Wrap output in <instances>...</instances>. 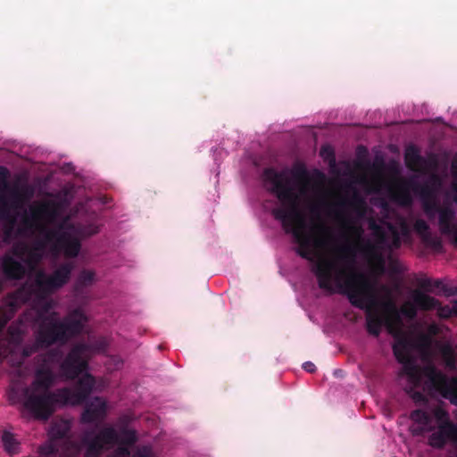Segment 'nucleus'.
Segmentation results:
<instances>
[{
	"label": "nucleus",
	"instance_id": "4d7b16f0",
	"mask_svg": "<svg viewBox=\"0 0 457 457\" xmlns=\"http://www.w3.org/2000/svg\"><path fill=\"white\" fill-rule=\"evenodd\" d=\"M318 228L322 230V231H328V228L326 227L323 223H320Z\"/></svg>",
	"mask_w": 457,
	"mask_h": 457
},
{
	"label": "nucleus",
	"instance_id": "680f3d73",
	"mask_svg": "<svg viewBox=\"0 0 457 457\" xmlns=\"http://www.w3.org/2000/svg\"><path fill=\"white\" fill-rule=\"evenodd\" d=\"M339 204H340V205H345V202H341Z\"/></svg>",
	"mask_w": 457,
	"mask_h": 457
},
{
	"label": "nucleus",
	"instance_id": "aec40b11",
	"mask_svg": "<svg viewBox=\"0 0 457 457\" xmlns=\"http://www.w3.org/2000/svg\"><path fill=\"white\" fill-rule=\"evenodd\" d=\"M410 419L413 422L420 425V428L414 430L415 435H422L424 432H431L434 430V427L431 425L432 416L429 412L424 410H413L410 414Z\"/></svg>",
	"mask_w": 457,
	"mask_h": 457
},
{
	"label": "nucleus",
	"instance_id": "4be33fe9",
	"mask_svg": "<svg viewBox=\"0 0 457 457\" xmlns=\"http://www.w3.org/2000/svg\"><path fill=\"white\" fill-rule=\"evenodd\" d=\"M62 225L59 228H49L46 226H40L39 232L43 236L47 245H50L51 252L58 254V245L65 231L62 230Z\"/></svg>",
	"mask_w": 457,
	"mask_h": 457
},
{
	"label": "nucleus",
	"instance_id": "f704fd0d",
	"mask_svg": "<svg viewBox=\"0 0 457 457\" xmlns=\"http://www.w3.org/2000/svg\"><path fill=\"white\" fill-rule=\"evenodd\" d=\"M417 386H411L408 389H406L407 394L416 403H427L428 399L426 395L420 392L417 391L415 388Z\"/></svg>",
	"mask_w": 457,
	"mask_h": 457
},
{
	"label": "nucleus",
	"instance_id": "473e14b6",
	"mask_svg": "<svg viewBox=\"0 0 457 457\" xmlns=\"http://www.w3.org/2000/svg\"><path fill=\"white\" fill-rule=\"evenodd\" d=\"M384 224L392 236V246L394 248H399L401 246L402 241L398 228L391 222L386 221Z\"/></svg>",
	"mask_w": 457,
	"mask_h": 457
},
{
	"label": "nucleus",
	"instance_id": "603ef678",
	"mask_svg": "<svg viewBox=\"0 0 457 457\" xmlns=\"http://www.w3.org/2000/svg\"><path fill=\"white\" fill-rule=\"evenodd\" d=\"M375 251V246L374 245L370 244V243H368L366 244L365 247H364V252L367 253H371Z\"/></svg>",
	"mask_w": 457,
	"mask_h": 457
},
{
	"label": "nucleus",
	"instance_id": "9d476101",
	"mask_svg": "<svg viewBox=\"0 0 457 457\" xmlns=\"http://www.w3.org/2000/svg\"><path fill=\"white\" fill-rule=\"evenodd\" d=\"M95 384L94 377L86 373L79 378L73 388L62 387V389L68 391L65 405L76 406L84 403L92 393Z\"/></svg>",
	"mask_w": 457,
	"mask_h": 457
},
{
	"label": "nucleus",
	"instance_id": "7c9ffc66",
	"mask_svg": "<svg viewBox=\"0 0 457 457\" xmlns=\"http://www.w3.org/2000/svg\"><path fill=\"white\" fill-rule=\"evenodd\" d=\"M430 414L432 418L436 420L437 426H443L446 423H453L450 419L448 411L441 406L435 407Z\"/></svg>",
	"mask_w": 457,
	"mask_h": 457
},
{
	"label": "nucleus",
	"instance_id": "f257e3e1",
	"mask_svg": "<svg viewBox=\"0 0 457 457\" xmlns=\"http://www.w3.org/2000/svg\"><path fill=\"white\" fill-rule=\"evenodd\" d=\"M262 179L266 190L281 204L272 210L273 217L280 221L286 233L294 237L298 244L296 253L314 263L312 271L319 287L328 292L337 291L345 295L353 306L363 310L369 334L378 337L384 325L400 322V314L410 320L417 316L418 308L414 303H405L398 309L392 300L378 301L374 285L354 267L357 244L345 242L336 249L333 258L318 254L315 249L320 247L323 241L306 232L305 217L300 209L301 197L305 193L301 183L308 179L303 164L280 170L274 167L265 168Z\"/></svg>",
	"mask_w": 457,
	"mask_h": 457
},
{
	"label": "nucleus",
	"instance_id": "20e7f679",
	"mask_svg": "<svg viewBox=\"0 0 457 457\" xmlns=\"http://www.w3.org/2000/svg\"><path fill=\"white\" fill-rule=\"evenodd\" d=\"M117 430L111 427H104L98 432L95 429L86 430L80 442L69 441L66 444L63 457H81L85 448L84 457H100L105 450V445H111L118 441Z\"/></svg>",
	"mask_w": 457,
	"mask_h": 457
},
{
	"label": "nucleus",
	"instance_id": "09e8293b",
	"mask_svg": "<svg viewBox=\"0 0 457 457\" xmlns=\"http://www.w3.org/2000/svg\"><path fill=\"white\" fill-rule=\"evenodd\" d=\"M303 368L309 373H313L316 370L315 365L311 361H306L303 364Z\"/></svg>",
	"mask_w": 457,
	"mask_h": 457
},
{
	"label": "nucleus",
	"instance_id": "b1692460",
	"mask_svg": "<svg viewBox=\"0 0 457 457\" xmlns=\"http://www.w3.org/2000/svg\"><path fill=\"white\" fill-rule=\"evenodd\" d=\"M40 296H42V299L37 304L35 321L42 320L46 318H57L58 313L53 311V301L45 298L46 295H40Z\"/></svg>",
	"mask_w": 457,
	"mask_h": 457
},
{
	"label": "nucleus",
	"instance_id": "bf43d9fd",
	"mask_svg": "<svg viewBox=\"0 0 457 457\" xmlns=\"http://www.w3.org/2000/svg\"><path fill=\"white\" fill-rule=\"evenodd\" d=\"M453 240H454L455 244L457 245V228H456V235H455V237Z\"/></svg>",
	"mask_w": 457,
	"mask_h": 457
},
{
	"label": "nucleus",
	"instance_id": "79ce46f5",
	"mask_svg": "<svg viewBox=\"0 0 457 457\" xmlns=\"http://www.w3.org/2000/svg\"><path fill=\"white\" fill-rule=\"evenodd\" d=\"M373 235L378 244H386L388 240L387 231L382 226L376 232H373Z\"/></svg>",
	"mask_w": 457,
	"mask_h": 457
},
{
	"label": "nucleus",
	"instance_id": "3c124183",
	"mask_svg": "<svg viewBox=\"0 0 457 457\" xmlns=\"http://www.w3.org/2000/svg\"><path fill=\"white\" fill-rule=\"evenodd\" d=\"M310 212L314 216L320 215V206L318 204H313L310 208Z\"/></svg>",
	"mask_w": 457,
	"mask_h": 457
},
{
	"label": "nucleus",
	"instance_id": "423d86ee",
	"mask_svg": "<svg viewBox=\"0 0 457 457\" xmlns=\"http://www.w3.org/2000/svg\"><path fill=\"white\" fill-rule=\"evenodd\" d=\"M91 348L87 344H77L60 364V371L67 379H74L87 368V357Z\"/></svg>",
	"mask_w": 457,
	"mask_h": 457
},
{
	"label": "nucleus",
	"instance_id": "f03ea898",
	"mask_svg": "<svg viewBox=\"0 0 457 457\" xmlns=\"http://www.w3.org/2000/svg\"><path fill=\"white\" fill-rule=\"evenodd\" d=\"M62 357L60 350L51 349L37 354L34 359V379L30 386L24 390V406L38 419L47 420L57 406H65L68 391L61 388L50 390L56 380L53 365L58 363Z\"/></svg>",
	"mask_w": 457,
	"mask_h": 457
},
{
	"label": "nucleus",
	"instance_id": "1a4fd4ad",
	"mask_svg": "<svg viewBox=\"0 0 457 457\" xmlns=\"http://www.w3.org/2000/svg\"><path fill=\"white\" fill-rule=\"evenodd\" d=\"M30 214L24 215L22 223L27 228H32L34 222L44 220L46 223H54L60 215L59 205L54 202H44L30 208Z\"/></svg>",
	"mask_w": 457,
	"mask_h": 457
},
{
	"label": "nucleus",
	"instance_id": "f8f14e48",
	"mask_svg": "<svg viewBox=\"0 0 457 457\" xmlns=\"http://www.w3.org/2000/svg\"><path fill=\"white\" fill-rule=\"evenodd\" d=\"M447 442L457 444V425L454 423L437 426V430L433 431L428 438V444L435 449H443Z\"/></svg>",
	"mask_w": 457,
	"mask_h": 457
},
{
	"label": "nucleus",
	"instance_id": "ddd939ff",
	"mask_svg": "<svg viewBox=\"0 0 457 457\" xmlns=\"http://www.w3.org/2000/svg\"><path fill=\"white\" fill-rule=\"evenodd\" d=\"M106 411L107 406L105 401L96 396L86 403L85 408L81 413L80 421L84 424L101 421L106 416Z\"/></svg>",
	"mask_w": 457,
	"mask_h": 457
},
{
	"label": "nucleus",
	"instance_id": "a19ab883",
	"mask_svg": "<svg viewBox=\"0 0 457 457\" xmlns=\"http://www.w3.org/2000/svg\"><path fill=\"white\" fill-rule=\"evenodd\" d=\"M8 334L12 341H20L21 339L22 331L19 326L11 325L8 328Z\"/></svg>",
	"mask_w": 457,
	"mask_h": 457
},
{
	"label": "nucleus",
	"instance_id": "bb28decb",
	"mask_svg": "<svg viewBox=\"0 0 457 457\" xmlns=\"http://www.w3.org/2000/svg\"><path fill=\"white\" fill-rule=\"evenodd\" d=\"M393 353L400 363L404 364L405 362L410 361V357L407 352V343L404 339H398L393 345Z\"/></svg>",
	"mask_w": 457,
	"mask_h": 457
},
{
	"label": "nucleus",
	"instance_id": "0eeeda50",
	"mask_svg": "<svg viewBox=\"0 0 457 457\" xmlns=\"http://www.w3.org/2000/svg\"><path fill=\"white\" fill-rule=\"evenodd\" d=\"M71 270V265L65 263L49 276L39 272L35 280L39 295H47L63 287L70 279Z\"/></svg>",
	"mask_w": 457,
	"mask_h": 457
},
{
	"label": "nucleus",
	"instance_id": "5701e85b",
	"mask_svg": "<svg viewBox=\"0 0 457 457\" xmlns=\"http://www.w3.org/2000/svg\"><path fill=\"white\" fill-rule=\"evenodd\" d=\"M412 301L418 309L430 311L438 306L439 301L421 291H415L412 295Z\"/></svg>",
	"mask_w": 457,
	"mask_h": 457
},
{
	"label": "nucleus",
	"instance_id": "6ab92c4d",
	"mask_svg": "<svg viewBox=\"0 0 457 457\" xmlns=\"http://www.w3.org/2000/svg\"><path fill=\"white\" fill-rule=\"evenodd\" d=\"M80 248L79 239L65 231L58 245V253L62 252L66 257L74 258L78 256Z\"/></svg>",
	"mask_w": 457,
	"mask_h": 457
},
{
	"label": "nucleus",
	"instance_id": "c85d7f7f",
	"mask_svg": "<svg viewBox=\"0 0 457 457\" xmlns=\"http://www.w3.org/2000/svg\"><path fill=\"white\" fill-rule=\"evenodd\" d=\"M437 316L440 319L457 318V300L452 301L449 304L442 305L440 303L436 307Z\"/></svg>",
	"mask_w": 457,
	"mask_h": 457
},
{
	"label": "nucleus",
	"instance_id": "c9c22d12",
	"mask_svg": "<svg viewBox=\"0 0 457 457\" xmlns=\"http://www.w3.org/2000/svg\"><path fill=\"white\" fill-rule=\"evenodd\" d=\"M414 230L423 237H427L430 235L428 224L422 219L415 220L413 225Z\"/></svg>",
	"mask_w": 457,
	"mask_h": 457
},
{
	"label": "nucleus",
	"instance_id": "2eb2a0df",
	"mask_svg": "<svg viewBox=\"0 0 457 457\" xmlns=\"http://www.w3.org/2000/svg\"><path fill=\"white\" fill-rule=\"evenodd\" d=\"M21 303L20 294L15 293L10 295L0 307V334L20 308Z\"/></svg>",
	"mask_w": 457,
	"mask_h": 457
},
{
	"label": "nucleus",
	"instance_id": "c03bdc74",
	"mask_svg": "<svg viewBox=\"0 0 457 457\" xmlns=\"http://www.w3.org/2000/svg\"><path fill=\"white\" fill-rule=\"evenodd\" d=\"M129 456H130V451H129V447L120 445L114 451L113 454L109 457H129Z\"/></svg>",
	"mask_w": 457,
	"mask_h": 457
},
{
	"label": "nucleus",
	"instance_id": "8fccbe9b",
	"mask_svg": "<svg viewBox=\"0 0 457 457\" xmlns=\"http://www.w3.org/2000/svg\"><path fill=\"white\" fill-rule=\"evenodd\" d=\"M419 285L421 288L425 289V290H429L432 284H431V280L428 279V278H424V279H421L420 282H419Z\"/></svg>",
	"mask_w": 457,
	"mask_h": 457
},
{
	"label": "nucleus",
	"instance_id": "6e6552de",
	"mask_svg": "<svg viewBox=\"0 0 457 457\" xmlns=\"http://www.w3.org/2000/svg\"><path fill=\"white\" fill-rule=\"evenodd\" d=\"M37 328L35 337L37 338V344L43 347H49L56 343H65V337L62 331L59 317L46 318L42 320L35 321Z\"/></svg>",
	"mask_w": 457,
	"mask_h": 457
},
{
	"label": "nucleus",
	"instance_id": "864d4df0",
	"mask_svg": "<svg viewBox=\"0 0 457 457\" xmlns=\"http://www.w3.org/2000/svg\"><path fill=\"white\" fill-rule=\"evenodd\" d=\"M438 330H439V329H438V327H437V325H436V324H431V325H429V327H428V332H429L430 334L436 335V334H437V333H438Z\"/></svg>",
	"mask_w": 457,
	"mask_h": 457
},
{
	"label": "nucleus",
	"instance_id": "412c9836",
	"mask_svg": "<svg viewBox=\"0 0 457 457\" xmlns=\"http://www.w3.org/2000/svg\"><path fill=\"white\" fill-rule=\"evenodd\" d=\"M404 162L407 168L413 171L420 170L428 165L427 160L420 155L419 148L415 145H410L406 148Z\"/></svg>",
	"mask_w": 457,
	"mask_h": 457
},
{
	"label": "nucleus",
	"instance_id": "a878e982",
	"mask_svg": "<svg viewBox=\"0 0 457 457\" xmlns=\"http://www.w3.org/2000/svg\"><path fill=\"white\" fill-rule=\"evenodd\" d=\"M118 441L111 444V445H105V450L109 448V446H112L116 444H120L124 446H131L133 445L137 440V436L134 430L131 429H122L121 432L118 433Z\"/></svg>",
	"mask_w": 457,
	"mask_h": 457
},
{
	"label": "nucleus",
	"instance_id": "2f4dec72",
	"mask_svg": "<svg viewBox=\"0 0 457 457\" xmlns=\"http://www.w3.org/2000/svg\"><path fill=\"white\" fill-rule=\"evenodd\" d=\"M422 207L424 212L426 213L429 220H433L436 217V214H438L440 212V210L444 208L440 206L436 199L431 201H423Z\"/></svg>",
	"mask_w": 457,
	"mask_h": 457
},
{
	"label": "nucleus",
	"instance_id": "a211bd4d",
	"mask_svg": "<svg viewBox=\"0 0 457 457\" xmlns=\"http://www.w3.org/2000/svg\"><path fill=\"white\" fill-rule=\"evenodd\" d=\"M12 253L23 260L24 262L31 268L37 265L43 258V253L37 252V249L29 247L25 244L14 246L12 248Z\"/></svg>",
	"mask_w": 457,
	"mask_h": 457
},
{
	"label": "nucleus",
	"instance_id": "72a5a7b5",
	"mask_svg": "<svg viewBox=\"0 0 457 457\" xmlns=\"http://www.w3.org/2000/svg\"><path fill=\"white\" fill-rule=\"evenodd\" d=\"M349 204L355 210L360 217H362L366 212L365 202L358 195H354Z\"/></svg>",
	"mask_w": 457,
	"mask_h": 457
},
{
	"label": "nucleus",
	"instance_id": "49530a36",
	"mask_svg": "<svg viewBox=\"0 0 457 457\" xmlns=\"http://www.w3.org/2000/svg\"><path fill=\"white\" fill-rule=\"evenodd\" d=\"M46 245H47V244H46V242L43 238V239H40V240H37L31 248L37 249V252L43 253V252L45 251Z\"/></svg>",
	"mask_w": 457,
	"mask_h": 457
},
{
	"label": "nucleus",
	"instance_id": "dca6fc26",
	"mask_svg": "<svg viewBox=\"0 0 457 457\" xmlns=\"http://www.w3.org/2000/svg\"><path fill=\"white\" fill-rule=\"evenodd\" d=\"M2 270L8 279H21L26 274L25 265L10 254L2 258Z\"/></svg>",
	"mask_w": 457,
	"mask_h": 457
},
{
	"label": "nucleus",
	"instance_id": "9b49d317",
	"mask_svg": "<svg viewBox=\"0 0 457 457\" xmlns=\"http://www.w3.org/2000/svg\"><path fill=\"white\" fill-rule=\"evenodd\" d=\"M87 318L80 309H75L71 312L62 320H60L62 331L65 337V343L79 335L84 328Z\"/></svg>",
	"mask_w": 457,
	"mask_h": 457
},
{
	"label": "nucleus",
	"instance_id": "ea45409f",
	"mask_svg": "<svg viewBox=\"0 0 457 457\" xmlns=\"http://www.w3.org/2000/svg\"><path fill=\"white\" fill-rule=\"evenodd\" d=\"M21 234V229H15L9 226H4V241L9 242Z\"/></svg>",
	"mask_w": 457,
	"mask_h": 457
},
{
	"label": "nucleus",
	"instance_id": "cd10ccee",
	"mask_svg": "<svg viewBox=\"0 0 457 457\" xmlns=\"http://www.w3.org/2000/svg\"><path fill=\"white\" fill-rule=\"evenodd\" d=\"M2 442L4 450L11 455L16 454L19 452V443L14 438L12 433L9 431H4L2 435Z\"/></svg>",
	"mask_w": 457,
	"mask_h": 457
},
{
	"label": "nucleus",
	"instance_id": "37998d69",
	"mask_svg": "<svg viewBox=\"0 0 457 457\" xmlns=\"http://www.w3.org/2000/svg\"><path fill=\"white\" fill-rule=\"evenodd\" d=\"M56 453L57 449L53 445H48L40 448V454L43 457H53Z\"/></svg>",
	"mask_w": 457,
	"mask_h": 457
},
{
	"label": "nucleus",
	"instance_id": "4468645a",
	"mask_svg": "<svg viewBox=\"0 0 457 457\" xmlns=\"http://www.w3.org/2000/svg\"><path fill=\"white\" fill-rule=\"evenodd\" d=\"M22 202L23 198L18 191L12 192L10 204L4 196V201L0 202V219L5 221L4 226L15 228L17 224V215L11 212V208H21Z\"/></svg>",
	"mask_w": 457,
	"mask_h": 457
},
{
	"label": "nucleus",
	"instance_id": "052dcab7",
	"mask_svg": "<svg viewBox=\"0 0 457 457\" xmlns=\"http://www.w3.org/2000/svg\"><path fill=\"white\" fill-rule=\"evenodd\" d=\"M1 201H4V196L3 195H0V202Z\"/></svg>",
	"mask_w": 457,
	"mask_h": 457
},
{
	"label": "nucleus",
	"instance_id": "de8ad7c7",
	"mask_svg": "<svg viewBox=\"0 0 457 457\" xmlns=\"http://www.w3.org/2000/svg\"><path fill=\"white\" fill-rule=\"evenodd\" d=\"M368 226L372 232H376L379 228V227H381V225H379L374 218H370L369 220Z\"/></svg>",
	"mask_w": 457,
	"mask_h": 457
},
{
	"label": "nucleus",
	"instance_id": "7ed1b4c3",
	"mask_svg": "<svg viewBox=\"0 0 457 457\" xmlns=\"http://www.w3.org/2000/svg\"><path fill=\"white\" fill-rule=\"evenodd\" d=\"M403 372L413 386L420 385L423 374L427 378L429 390L437 393L452 404L457 405V376L449 377L434 366H427L421 370L410 361L403 364Z\"/></svg>",
	"mask_w": 457,
	"mask_h": 457
},
{
	"label": "nucleus",
	"instance_id": "e433bc0d",
	"mask_svg": "<svg viewBox=\"0 0 457 457\" xmlns=\"http://www.w3.org/2000/svg\"><path fill=\"white\" fill-rule=\"evenodd\" d=\"M345 228L348 231V233L356 238L357 243H359L361 240V237L363 235V228L361 226L354 225L350 221H347L345 223Z\"/></svg>",
	"mask_w": 457,
	"mask_h": 457
},
{
	"label": "nucleus",
	"instance_id": "a18cd8bd",
	"mask_svg": "<svg viewBox=\"0 0 457 457\" xmlns=\"http://www.w3.org/2000/svg\"><path fill=\"white\" fill-rule=\"evenodd\" d=\"M400 226V236H408L410 234V228L405 220L402 219L399 223Z\"/></svg>",
	"mask_w": 457,
	"mask_h": 457
},
{
	"label": "nucleus",
	"instance_id": "6e6d98bb",
	"mask_svg": "<svg viewBox=\"0 0 457 457\" xmlns=\"http://www.w3.org/2000/svg\"><path fill=\"white\" fill-rule=\"evenodd\" d=\"M7 170L4 167H0V176H2L3 179H6Z\"/></svg>",
	"mask_w": 457,
	"mask_h": 457
},
{
	"label": "nucleus",
	"instance_id": "13d9d810",
	"mask_svg": "<svg viewBox=\"0 0 457 457\" xmlns=\"http://www.w3.org/2000/svg\"><path fill=\"white\" fill-rule=\"evenodd\" d=\"M440 284H441V283H440L439 281H436V282H435V287H439Z\"/></svg>",
	"mask_w": 457,
	"mask_h": 457
},
{
	"label": "nucleus",
	"instance_id": "5fc2aeb1",
	"mask_svg": "<svg viewBox=\"0 0 457 457\" xmlns=\"http://www.w3.org/2000/svg\"><path fill=\"white\" fill-rule=\"evenodd\" d=\"M449 457H457V446H454L452 450L448 452Z\"/></svg>",
	"mask_w": 457,
	"mask_h": 457
},
{
	"label": "nucleus",
	"instance_id": "393cba45",
	"mask_svg": "<svg viewBox=\"0 0 457 457\" xmlns=\"http://www.w3.org/2000/svg\"><path fill=\"white\" fill-rule=\"evenodd\" d=\"M71 426L68 421L62 420L53 424L50 429V436L52 439H63L68 436Z\"/></svg>",
	"mask_w": 457,
	"mask_h": 457
},
{
	"label": "nucleus",
	"instance_id": "4c0bfd02",
	"mask_svg": "<svg viewBox=\"0 0 457 457\" xmlns=\"http://www.w3.org/2000/svg\"><path fill=\"white\" fill-rule=\"evenodd\" d=\"M95 273L93 271L84 270L78 278V284L82 287H87L93 283Z\"/></svg>",
	"mask_w": 457,
	"mask_h": 457
},
{
	"label": "nucleus",
	"instance_id": "58836bf2",
	"mask_svg": "<svg viewBox=\"0 0 457 457\" xmlns=\"http://www.w3.org/2000/svg\"><path fill=\"white\" fill-rule=\"evenodd\" d=\"M444 357L446 367L454 370L456 368V358L451 347H446L444 350Z\"/></svg>",
	"mask_w": 457,
	"mask_h": 457
},
{
	"label": "nucleus",
	"instance_id": "f3484780",
	"mask_svg": "<svg viewBox=\"0 0 457 457\" xmlns=\"http://www.w3.org/2000/svg\"><path fill=\"white\" fill-rule=\"evenodd\" d=\"M455 220V212L449 207L445 206L438 213L439 230L443 235H449L455 237L457 224Z\"/></svg>",
	"mask_w": 457,
	"mask_h": 457
},
{
	"label": "nucleus",
	"instance_id": "c756f323",
	"mask_svg": "<svg viewBox=\"0 0 457 457\" xmlns=\"http://www.w3.org/2000/svg\"><path fill=\"white\" fill-rule=\"evenodd\" d=\"M46 347H43V345L37 344V338L35 337V341L30 345H26L22 349L21 358L17 362L16 366L21 367L22 363L24 362L25 359L31 356L35 353H37L40 349H45Z\"/></svg>",
	"mask_w": 457,
	"mask_h": 457
},
{
	"label": "nucleus",
	"instance_id": "39448f33",
	"mask_svg": "<svg viewBox=\"0 0 457 457\" xmlns=\"http://www.w3.org/2000/svg\"><path fill=\"white\" fill-rule=\"evenodd\" d=\"M439 185L440 181L436 176L431 178L430 183L424 185H420L413 180L401 181L388 189V195L394 203L408 207L412 204L411 189L420 194L422 202L431 201L436 199V187Z\"/></svg>",
	"mask_w": 457,
	"mask_h": 457
}]
</instances>
